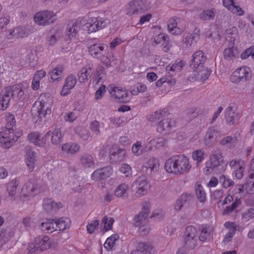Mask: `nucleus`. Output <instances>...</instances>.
<instances>
[{"label": "nucleus", "mask_w": 254, "mask_h": 254, "mask_svg": "<svg viewBox=\"0 0 254 254\" xmlns=\"http://www.w3.org/2000/svg\"><path fill=\"white\" fill-rule=\"evenodd\" d=\"M169 115L168 109L164 108L152 113L148 119L151 122L158 124L157 129L159 132L166 134L169 133L172 127H175L174 121L167 117Z\"/></svg>", "instance_id": "f257e3e1"}, {"label": "nucleus", "mask_w": 254, "mask_h": 254, "mask_svg": "<svg viewBox=\"0 0 254 254\" xmlns=\"http://www.w3.org/2000/svg\"><path fill=\"white\" fill-rule=\"evenodd\" d=\"M191 167L189 158L183 155H175L169 158L164 166L167 172L176 175L187 173Z\"/></svg>", "instance_id": "f03ea898"}, {"label": "nucleus", "mask_w": 254, "mask_h": 254, "mask_svg": "<svg viewBox=\"0 0 254 254\" xmlns=\"http://www.w3.org/2000/svg\"><path fill=\"white\" fill-rule=\"evenodd\" d=\"M151 4L149 0H131L126 6V14L137 15L146 12Z\"/></svg>", "instance_id": "7ed1b4c3"}, {"label": "nucleus", "mask_w": 254, "mask_h": 254, "mask_svg": "<svg viewBox=\"0 0 254 254\" xmlns=\"http://www.w3.org/2000/svg\"><path fill=\"white\" fill-rule=\"evenodd\" d=\"M224 157L222 151L218 149H213L210 155L209 160L205 163L206 166L203 169V172L206 175L210 174L215 168L223 165Z\"/></svg>", "instance_id": "20e7f679"}, {"label": "nucleus", "mask_w": 254, "mask_h": 254, "mask_svg": "<svg viewBox=\"0 0 254 254\" xmlns=\"http://www.w3.org/2000/svg\"><path fill=\"white\" fill-rule=\"evenodd\" d=\"M108 91L111 96L115 99H117L120 102L127 103L131 99L132 95H136L137 93H129L127 90L125 88L118 87L114 84L108 86Z\"/></svg>", "instance_id": "39448f33"}, {"label": "nucleus", "mask_w": 254, "mask_h": 254, "mask_svg": "<svg viewBox=\"0 0 254 254\" xmlns=\"http://www.w3.org/2000/svg\"><path fill=\"white\" fill-rule=\"evenodd\" d=\"M252 71L250 67L242 66L234 71L230 76L231 82L234 83L244 82L252 78Z\"/></svg>", "instance_id": "423d86ee"}, {"label": "nucleus", "mask_w": 254, "mask_h": 254, "mask_svg": "<svg viewBox=\"0 0 254 254\" xmlns=\"http://www.w3.org/2000/svg\"><path fill=\"white\" fill-rule=\"evenodd\" d=\"M18 139L13 128H5L0 132V145L3 148H9Z\"/></svg>", "instance_id": "0eeeda50"}, {"label": "nucleus", "mask_w": 254, "mask_h": 254, "mask_svg": "<svg viewBox=\"0 0 254 254\" xmlns=\"http://www.w3.org/2000/svg\"><path fill=\"white\" fill-rule=\"evenodd\" d=\"M107 24L106 20L101 17H91L82 25V29L90 33L104 28Z\"/></svg>", "instance_id": "6e6552de"}, {"label": "nucleus", "mask_w": 254, "mask_h": 254, "mask_svg": "<svg viewBox=\"0 0 254 254\" xmlns=\"http://www.w3.org/2000/svg\"><path fill=\"white\" fill-rule=\"evenodd\" d=\"M34 19L38 25L45 26L53 23L56 20V15L53 11L44 10L37 12Z\"/></svg>", "instance_id": "1a4fd4ad"}, {"label": "nucleus", "mask_w": 254, "mask_h": 254, "mask_svg": "<svg viewBox=\"0 0 254 254\" xmlns=\"http://www.w3.org/2000/svg\"><path fill=\"white\" fill-rule=\"evenodd\" d=\"M168 28L171 34H181L186 28L185 21L178 17H171L168 21Z\"/></svg>", "instance_id": "9d476101"}, {"label": "nucleus", "mask_w": 254, "mask_h": 254, "mask_svg": "<svg viewBox=\"0 0 254 254\" xmlns=\"http://www.w3.org/2000/svg\"><path fill=\"white\" fill-rule=\"evenodd\" d=\"M81 20L79 18L75 21H70L66 27L65 39L66 41H71L75 38L76 35L80 29Z\"/></svg>", "instance_id": "9b49d317"}, {"label": "nucleus", "mask_w": 254, "mask_h": 254, "mask_svg": "<svg viewBox=\"0 0 254 254\" xmlns=\"http://www.w3.org/2000/svg\"><path fill=\"white\" fill-rule=\"evenodd\" d=\"M148 184L142 177H138L132 184L131 190L136 197H141L147 192Z\"/></svg>", "instance_id": "f8f14e48"}, {"label": "nucleus", "mask_w": 254, "mask_h": 254, "mask_svg": "<svg viewBox=\"0 0 254 254\" xmlns=\"http://www.w3.org/2000/svg\"><path fill=\"white\" fill-rule=\"evenodd\" d=\"M199 30L195 29L192 34L185 33L182 40V46L184 49H190L191 46L199 39Z\"/></svg>", "instance_id": "ddd939ff"}, {"label": "nucleus", "mask_w": 254, "mask_h": 254, "mask_svg": "<svg viewBox=\"0 0 254 254\" xmlns=\"http://www.w3.org/2000/svg\"><path fill=\"white\" fill-rule=\"evenodd\" d=\"M126 151L117 146L113 147L110 150L109 160L111 163H117L124 160Z\"/></svg>", "instance_id": "4468645a"}, {"label": "nucleus", "mask_w": 254, "mask_h": 254, "mask_svg": "<svg viewBox=\"0 0 254 254\" xmlns=\"http://www.w3.org/2000/svg\"><path fill=\"white\" fill-rule=\"evenodd\" d=\"M31 33V31L28 26H18L14 29H11L9 34L7 35L8 38L10 39L12 37L23 38L28 36Z\"/></svg>", "instance_id": "2eb2a0df"}, {"label": "nucleus", "mask_w": 254, "mask_h": 254, "mask_svg": "<svg viewBox=\"0 0 254 254\" xmlns=\"http://www.w3.org/2000/svg\"><path fill=\"white\" fill-rule=\"evenodd\" d=\"M112 172V167L111 166H107L94 171L91 175V178L96 181L105 179L111 175Z\"/></svg>", "instance_id": "dca6fc26"}, {"label": "nucleus", "mask_w": 254, "mask_h": 254, "mask_svg": "<svg viewBox=\"0 0 254 254\" xmlns=\"http://www.w3.org/2000/svg\"><path fill=\"white\" fill-rule=\"evenodd\" d=\"M190 63V67L193 69H197L199 67H202L204 63L206 61V57L202 51L199 50L194 53Z\"/></svg>", "instance_id": "f3484780"}, {"label": "nucleus", "mask_w": 254, "mask_h": 254, "mask_svg": "<svg viewBox=\"0 0 254 254\" xmlns=\"http://www.w3.org/2000/svg\"><path fill=\"white\" fill-rule=\"evenodd\" d=\"M50 131H48L43 137L40 138V134L38 132H32L28 135V139L30 142L39 146H44L46 143L47 139L50 136Z\"/></svg>", "instance_id": "a211bd4d"}, {"label": "nucleus", "mask_w": 254, "mask_h": 254, "mask_svg": "<svg viewBox=\"0 0 254 254\" xmlns=\"http://www.w3.org/2000/svg\"><path fill=\"white\" fill-rule=\"evenodd\" d=\"M90 55L95 59L101 58L105 52L104 47L102 43H94L88 47Z\"/></svg>", "instance_id": "6ab92c4d"}, {"label": "nucleus", "mask_w": 254, "mask_h": 254, "mask_svg": "<svg viewBox=\"0 0 254 254\" xmlns=\"http://www.w3.org/2000/svg\"><path fill=\"white\" fill-rule=\"evenodd\" d=\"M9 92L11 98L17 101L22 99L24 92L22 89V86L20 84H14L6 87Z\"/></svg>", "instance_id": "aec40b11"}, {"label": "nucleus", "mask_w": 254, "mask_h": 254, "mask_svg": "<svg viewBox=\"0 0 254 254\" xmlns=\"http://www.w3.org/2000/svg\"><path fill=\"white\" fill-rule=\"evenodd\" d=\"M26 151L25 163L29 171L32 172L35 167L36 153L29 146L26 147Z\"/></svg>", "instance_id": "412c9836"}, {"label": "nucleus", "mask_w": 254, "mask_h": 254, "mask_svg": "<svg viewBox=\"0 0 254 254\" xmlns=\"http://www.w3.org/2000/svg\"><path fill=\"white\" fill-rule=\"evenodd\" d=\"M77 80L76 77L72 75H69L66 77L64 84L61 91L62 96H66L69 93V91L75 85Z\"/></svg>", "instance_id": "4be33fe9"}, {"label": "nucleus", "mask_w": 254, "mask_h": 254, "mask_svg": "<svg viewBox=\"0 0 254 254\" xmlns=\"http://www.w3.org/2000/svg\"><path fill=\"white\" fill-rule=\"evenodd\" d=\"M150 210L147 206H144L142 210L134 218L135 226L138 227L142 224H146Z\"/></svg>", "instance_id": "5701e85b"}, {"label": "nucleus", "mask_w": 254, "mask_h": 254, "mask_svg": "<svg viewBox=\"0 0 254 254\" xmlns=\"http://www.w3.org/2000/svg\"><path fill=\"white\" fill-rule=\"evenodd\" d=\"M200 230L199 240L202 242L210 241L212 238L213 228L210 225H202L200 226Z\"/></svg>", "instance_id": "b1692460"}, {"label": "nucleus", "mask_w": 254, "mask_h": 254, "mask_svg": "<svg viewBox=\"0 0 254 254\" xmlns=\"http://www.w3.org/2000/svg\"><path fill=\"white\" fill-rule=\"evenodd\" d=\"M246 190L249 193L254 192V157L253 158L250 169L249 171V178L247 181L246 185Z\"/></svg>", "instance_id": "393cba45"}, {"label": "nucleus", "mask_w": 254, "mask_h": 254, "mask_svg": "<svg viewBox=\"0 0 254 254\" xmlns=\"http://www.w3.org/2000/svg\"><path fill=\"white\" fill-rule=\"evenodd\" d=\"M153 247L149 243L140 242L139 243L136 249L132 251L130 254H152L151 252Z\"/></svg>", "instance_id": "a878e982"}, {"label": "nucleus", "mask_w": 254, "mask_h": 254, "mask_svg": "<svg viewBox=\"0 0 254 254\" xmlns=\"http://www.w3.org/2000/svg\"><path fill=\"white\" fill-rule=\"evenodd\" d=\"M159 166L160 164L158 159L156 158H152L149 159L145 163L144 167L146 169L147 173L151 175L158 171Z\"/></svg>", "instance_id": "bb28decb"}, {"label": "nucleus", "mask_w": 254, "mask_h": 254, "mask_svg": "<svg viewBox=\"0 0 254 254\" xmlns=\"http://www.w3.org/2000/svg\"><path fill=\"white\" fill-rule=\"evenodd\" d=\"M52 105L46 102H40L39 106L37 108V113L39 119L46 118L50 115L52 112Z\"/></svg>", "instance_id": "cd10ccee"}, {"label": "nucleus", "mask_w": 254, "mask_h": 254, "mask_svg": "<svg viewBox=\"0 0 254 254\" xmlns=\"http://www.w3.org/2000/svg\"><path fill=\"white\" fill-rule=\"evenodd\" d=\"M35 243L38 246L37 249H39V251L41 252L49 249L51 245V242L47 236L35 238Z\"/></svg>", "instance_id": "c85d7f7f"}, {"label": "nucleus", "mask_w": 254, "mask_h": 254, "mask_svg": "<svg viewBox=\"0 0 254 254\" xmlns=\"http://www.w3.org/2000/svg\"><path fill=\"white\" fill-rule=\"evenodd\" d=\"M0 96V109L5 110L9 106L11 96L6 88L1 91Z\"/></svg>", "instance_id": "c756f323"}, {"label": "nucleus", "mask_w": 254, "mask_h": 254, "mask_svg": "<svg viewBox=\"0 0 254 254\" xmlns=\"http://www.w3.org/2000/svg\"><path fill=\"white\" fill-rule=\"evenodd\" d=\"M54 220V231H64L70 226V220L67 218L62 217Z\"/></svg>", "instance_id": "7c9ffc66"}, {"label": "nucleus", "mask_w": 254, "mask_h": 254, "mask_svg": "<svg viewBox=\"0 0 254 254\" xmlns=\"http://www.w3.org/2000/svg\"><path fill=\"white\" fill-rule=\"evenodd\" d=\"M43 206L44 209L47 212H51L61 208L63 206V204L60 202H55L51 198H46L43 200Z\"/></svg>", "instance_id": "2f4dec72"}, {"label": "nucleus", "mask_w": 254, "mask_h": 254, "mask_svg": "<svg viewBox=\"0 0 254 254\" xmlns=\"http://www.w3.org/2000/svg\"><path fill=\"white\" fill-rule=\"evenodd\" d=\"M19 185L18 181L16 180H13L7 184L6 190L8 194L7 198L10 200L15 199V195L16 193L17 187Z\"/></svg>", "instance_id": "473e14b6"}, {"label": "nucleus", "mask_w": 254, "mask_h": 254, "mask_svg": "<svg viewBox=\"0 0 254 254\" xmlns=\"http://www.w3.org/2000/svg\"><path fill=\"white\" fill-rule=\"evenodd\" d=\"M225 117L229 124L234 125L238 121V115L235 112L233 107H228L225 110Z\"/></svg>", "instance_id": "72a5a7b5"}, {"label": "nucleus", "mask_w": 254, "mask_h": 254, "mask_svg": "<svg viewBox=\"0 0 254 254\" xmlns=\"http://www.w3.org/2000/svg\"><path fill=\"white\" fill-rule=\"evenodd\" d=\"M186 65V62L184 61H176L174 64L168 65L166 67V71L170 74L173 75L174 72L180 71L183 67Z\"/></svg>", "instance_id": "f704fd0d"}, {"label": "nucleus", "mask_w": 254, "mask_h": 254, "mask_svg": "<svg viewBox=\"0 0 254 254\" xmlns=\"http://www.w3.org/2000/svg\"><path fill=\"white\" fill-rule=\"evenodd\" d=\"M219 135V132L214 127H209L205 136L206 144H210L215 141Z\"/></svg>", "instance_id": "c9c22d12"}, {"label": "nucleus", "mask_w": 254, "mask_h": 254, "mask_svg": "<svg viewBox=\"0 0 254 254\" xmlns=\"http://www.w3.org/2000/svg\"><path fill=\"white\" fill-rule=\"evenodd\" d=\"M80 146L77 143L68 142L64 144L62 146V149L68 154H74L80 150Z\"/></svg>", "instance_id": "e433bc0d"}, {"label": "nucleus", "mask_w": 254, "mask_h": 254, "mask_svg": "<svg viewBox=\"0 0 254 254\" xmlns=\"http://www.w3.org/2000/svg\"><path fill=\"white\" fill-rule=\"evenodd\" d=\"M234 43H229V47L223 52L224 59L228 61L233 60L237 56V51L236 48H234Z\"/></svg>", "instance_id": "4c0bfd02"}, {"label": "nucleus", "mask_w": 254, "mask_h": 254, "mask_svg": "<svg viewBox=\"0 0 254 254\" xmlns=\"http://www.w3.org/2000/svg\"><path fill=\"white\" fill-rule=\"evenodd\" d=\"M151 149L152 147L151 146H146L143 148L141 146V142L139 141L136 142L132 146V152L137 156L141 155L143 152L149 151Z\"/></svg>", "instance_id": "58836bf2"}, {"label": "nucleus", "mask_w": 254, "mask_h": 254, "mask_svg": "<svg viewBox=\"0 0 254 254\" xmlns=\"http://www.w3.org/2000/svg\"><path fill=\"white\" fill-rule=\"evenodd\" d=\"M54 219H46L45 221L42 222L39 225L40 229L46 233H52L54 231L55 224Z\"/></svg>", "instance_id": "ea45409f"}, {"label": "nucleus", "mask_w": 254, "mask_h": 254, "mask_svg": "<svg viewBox=\"0 0 254 254\" xmlns=\"http://www.w3.org/2000/svg\"><path fill=\"white\" fill-rule=\"evenodd\" d=\"M80 163L85 168H91L94 165L93 157L87 153L83 154L80 157Z\"/></svg>", "instance_id": "a19ab883"}, {"label": "nucleus", "mask_w": 254, "mask_h": 254, "mask_svg": "<svg viewBox=\"0 0 254 254\" xmlns=\"http://www.w3.org/2000/svg\"><path fill=\"white\" fill-rule=\"evenodd\" d=\"M50 136L51 135V142L55 144L58 145L60 144L63 139V136L61 131L59 128H55L54 130H50Z\"/></svg>", "instance_id": "79ce46f5"}, {"label": "nucleus", "mask_w": 254, "mask_h": 254, "mask_svg": "<svg viewBox=\"0 0 254 254\" xmlns=\"http://www.w3.org/2000/svg\"><path fill=\"white\" fill-rule=\"evenodd\" d=\"M128 185L126 183H122L119 185L115 190V195L119 197H124L127 195L128 190Z\"/></svg>", "instance_id": "37998d69"}, {"label": "nucleus", "mask_w": 254, "mask_h": 254, "mask_svg": "<svg viewBox=\"0 0 254 254\" xmlns=\"http://www.w3.org/2000/svg\"><path fill=\"white\" fill-rule=\"evenodd\" d=\"M214 9L203 10L199 15V18L203 21L211 20L214 18L215 15Z\"/></svg>", "instance_id": "c03bdc74"}, {"label": "nucleus", "mask_w": 254, "mask_h": 254, "mask_svg": "<svg viewBox=\"0 0 254 254\" xmlns=\"http://www.w3.org/2000/svg\"><path fill=\"white\" fill-rule=\"evenodd\" d=\"M181 201L183 203L184 207H189L193 202L194 196L192 194L184 193L180 197Z\"/></svg>", "instance_id": "a18cd8bd"}, {"label": "nucleus", "mask_w": 254, "mask_h": 254, "mask_svg": "<svg viewBox=\"0 0 254 254\" xmlns=\"http://www.w3.org/2000/svg\"><path fill=\"white\" fill-rule=\"evenodd\" d=\"M204 151L202 149L196 150L192 152V157L194 160L196 161V167H198L204 159Z\"/></svg>", "instance_id": "49530a36"}, {"label": "nucleus", "mask_w": 254, "mask_h": 254, "mask_svg": "<svg viewBox=\"0 0 254 254\" xmlns=\"http://www.w3.org/2000/svg\"><path fill=\"white\" fill-rule=\"evenodd\" d=\"M185 247L189 250H193L197 246L196 236L194 238L185 237Z\"/></svg>", "instance_id": "de8ad7c7"}, {"label": "nucleus", "mask_w": 254, "mask_h": 254, "mask_svg": "<svg viewBox=\"0 0 254 254\" xmlns=\"http://www.w3.org/2000/svg\"><path fill=\"white\" fill-rule=\"evenodd\" d=\"M114 222V219L113 218L108 217L107 216L103 218L101 225V226L103 225V229L105 230V232L112 229Z\"/></svg>", "instance_id": "09e8293b"}, {"label": "nucleus", "mask_w": 254, "mask_h": 254, "mask_svg": "<svg viewBox=\"0 0 254 254\" xmlns=\"http://www.w3.org/2000/svg\"><path fill=\"white\" fill-rule=\"evenodd\" d=\"M119 239V236L118 234H113L111 237L107 238L104 246L107 250H111L115 244V242Z\"/></svg>", "instance_id": "8fccbe9b"}, {"label": "nucleus", "mask_w": 254, "mask_h": 254, "mask_svg": "<svg viewBox=\"0 0 254 254\" xmlns=\"http://www.w3.org/2000/svg\"><path fill=\"white\" fill-rule=\"evenodd\" d=\"M226 39L229 43H234L236 38L238 37V31L236 28L227 30L226 31Z\"/></svg>", "instance_id": "3c124183"}, {"label": "nucleus", "mask_w": 254, "mask_h": 254, "mask_svg": "<svg viewBox=\"0 0 254 254\" xmlns=\"http://www.w3.org/2000/svg\"><path fill=\"white\" fill-rule=\"evenodd\" d=\"M195 192L197 197L201 202H204L206 200V193L201 185L195 186Z\"/></svg>", "instance_id": "603ef678"}, {"label": "nucleus", "mask_w": 254, "mask_h": 254, "mask_svg": "<svg viewBox=\"0 0 254 254\" xmlns=\"http://www.w3.org/2000/svg\"><path fill=\"white\" fill-rule=\"evenodd\" d=\"M5 119L6 121V125L5 128H13V127L15 125L16 121L15 116L13 114L10 113H5Z\"/></svg>", "instance_id": "864d4df0"}, {"label": "nucleus", "mask_w": 254, "mask_h": 254, "mask_svg": "<svg viewBox=\"0 0 254 254\" xmlns=\"http://www.w3.org/2000/svg\"><path fill=\"white\" fill-rule=\"evenodd\" d=\"M91 77L89 72H87V69L82 67L78 73V81L80 83H85L88 81V77Z\"/></svg>", "instance_id": "5fc2aeb1"}, {"label": "nucleus", "mask_w": 254, "mask_h": 254, "mask_svg": "<svg viewBox=\"0 0 254 254\" xmlns=\"http://www.w3.org/2000/svg\"><path fill=\"white\" fill-rule=\"evenodd\" d=\"M100 123L98 121L95 120L90 123V128L92 132L93 135L97 136L100 133Z\"/></svg>", "instance_id": "6e6d98bb"}, {"label": "nucleus", "mask_w": 254, "mask_h": 254, "mask_svg": "<svg viewBox=\"0 0 254 254\" xmlns=\"http://www.w3.org/2000/svg\"><path fill=\"white\" fill-rule=\"evenodd\" d=\"M228 224L230 225V230L225 235V238L223 240V242L224 243H227L229 242L230 240V239L233 237L234 235L235 234L236 231V229L234 227V223H229Z\"/></svg>", "instance_id": "4d7b16f0"}, {"label": "nucleus", "mask_w": 254, "mask_h": 254, "mask_svg": "<svg viewBox=\"0 0 254 254\" xmlns=\"http://www.w3.org/2000/svg\"><path fill=\"white\" fill-rule=\"evenodd\" d=\"M63 69L62 66H58L52 70L49 73V74L51 75V79L53 80L58 79L60 78V76L63 72Z\"/></svg>", "instance_id": "13d9d810"}, {"label": "nucleus", "mask_w": 254, "mask_h": 254, "mask_svg": "<svg viewBox=\"0 0 254 254\" xmlns=\"http://www.w3.org/2000/svg\"><path fill=\"white\" fill-rule=\"evenodd\" d=\"M25 188L27 192L30 193L35 192L37 190V185L35 184L34 180H30L26 183Z\"/></svg>", "instance_id": "bf43d9fd"}, {"label": "nucleus", "mask_w": 254, "mask_h": 254, "mask_svg": "<svg viewBox=\"0 0 254 254\" xmlns=\"http://www.w3.org/2000/svg\"><path fill=\"white\" fill-rule=\"evenodd\" d=\"M77 130L79 131L78 134L80 137L84 141H89L91 140L92 137L85 128H79Z\"/></svg>", "instance_id": "052dcab7"}, {"label": "nucleus", "mask_w": 254, "mask_h": 254, "mask_svg": "<svg viewBox=\"0 0 254 254\" xmlns=\"http://www.w3.org/2000/svg\"><path fill=\"white\" fill-rule=\"evenodd\" d=\"M240 204L239 199H236L231 205L227 206L223 212V214H229L232 213Z\"/></svg>", "instance_id": "680f3d73"}, {"label": "nucleus", "mask_w": 254, "mask_h": 254, "mask_svg": "<svg viewBox=\"0 0 254 254\" xmlns=\"http://www.w3.org/2000/svg\"><path fill=\"white\" fill-rule=\"evenodd\" d=\"M166 141L162 137H159L156 139H152L149 141L150 144H155V147L156 148H160L164 146Z\"/></svg>", "instance_id": "e2e57ef3"}, {"label": "nucleus", "mask_w": 254, "mask_h": 254, "mask_svg": "<svg viewBox=\"0 0 254 254\" xmlns=\"http://www.w3.org/2000/svg\"><path fill=\"white\" fill-rule=\"evenodd\" d=\"M219 182L222 183L223 187L226 189L234 184L233 181L226 178L224 175H222L219 178Z\"/></svg>", "instance_id": "0e129e2a"}, {"label": "nucleus", "mask_w": 254, "mask_h": 254, "mask_svg": "<svg viewBox=\"0 0 254 254\" xmlns=\"http://www.w3.org/2000/svg\"><path fill=\"white\" fill-rule=\"evenodd\" d=\"M197 231L195 228L192 226L187 227L185 232V237L194 238L196 236Z\"/></svg>", "instance_id": "69168bd1"}, {"label": "nucleus", "mask_w": 254, "mask_h": 254, "mask_svg": "<svg viewBox=\"0 0 254 254\" xmlns=\"http://www.w3.org/2000/svg\"><path fill=\"white\" fill-rule=\"evenodd\" d=\"M77 111H74L66 113L64 116V119L65 121L72 122L77 117Z\"/></svg>", "instance_id": "338daca9"}, {"label": "nucleus", "mask_w": 254, "mask_h": 254, "mask_svg": "<svg viewBox=\"0 0 254 254\" xmlns=\"http://www.w3.org/2000/svg\"><path fill=\"white\" fill-rule=\"evenodd\" d=\"M120 171L126 177H128L131 174V168L127 164H123L120 168Z\"/></svg>", "instance_id": "774afa93"}]
</instances>
